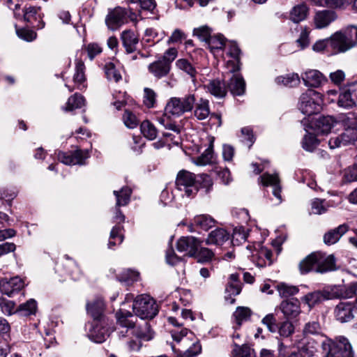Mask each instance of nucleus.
<instances>
[{"label":"nucleus","mask_w":357,"mask_h":357,"mask_svg":"<svg viewBox=\"0 0 357 357\" xmlns=\"http://www.w3.org/2000/svg\"><path fill=\"white\" fill-rule=\"evenodd\" d=\"M201 351V344L199 342H197L193 343L192 345L181 356V357H195L198 355Z\"/></svg>","instance_id":"64"},{"label":"nucleus","mask_w":357,"mask_h":357,"mask_svg":"<svg viewBox=\"0 0 357 357\" xmlns=\"http://www.w3.org/2000/svg\"><path fill=\"white\" fill-rule=\"evenodd\" d=\"M125 125L129 128H134L137 126L139 121L136 116L128 110H126L123 116Z\"/></svg>","instance_id":"58"},{"label":"nucleus","mask_w":357,"mask_h":357,"mask_svg":"<svg viewBox=\"0 0 357 357\" xmlns=\"http://www.w3.org/2000/svg\"><path fill=\"white\" fill-rule=\"evenodd\" d=\"M85 66L82 61H77L75 65V73L73 76V82L76 88L82 89L85 86L83 84L86 80L84 75Z\"/></svg>","instance_id":"33"},{"label":"nucleus","mask_w":357,"mask_h":357,"mask_svg":"<svg viewBox=\"0 0 357 357\" xmlns=\"http://www.w3.org/2000/svg\"><path fill=\"white\" fill-rule=\"evenodd\" d=\"M353 296V284L349 287L335 286L329 290L316 291L309 293L304 297L305 302L311 308L316 304L325 300L334 298H347Z\"/></svg>","instance_id":"2"},{"label":"nucleus","mask_w":357,"mask_h":357,"mask_svg":"<svg viewBox=\"0 0 357 357\" xmlns=\"http://www.w3.org/2000/svg\"><path fill=\"white\" fill-rule=\"evenodd\" d=\"M294 331V327L293 324L288 321H284L282 322L280 326H278V333L281 336L287 337L290 336Z\"/></svg>","instance_id":"61"},{"label":"nucleus","mask_w":357,"mask_h":357,"mask_svg":"<svg viewBox=\"0 0 357 357\" xmlns=\"http://www.w3.org/2000/svg\"><path fill=\"white\" fill-rule=\"evenodd\" d=\"M117 323L120 328V338L128 337L126 342L127 349L130 352L139 351L142 347L143 341H150L153 337V332L148 322L136 324L130 318L132 314L130 312L119 311L116 313Z\"/></svg>","instance_id":"1"},{"label":"nucleus","mask_w":357,"mask_h":357,"mask_svg":"<svg viewBox=\"0 0 357 357\" xmlns=\"http://www.w3.org/2000/svg\"><path fill=\"white\" fill-rule=\"evenodd\" d=\"M206 90L217 98H223L227 94L225 84L220 80L213 79L205 85Z\"/></svg>","instance_id":"29"},{"label":"nucleus","mask_w":357,"mask_h":357,"mask_svg":"<svg viewBox=\"0 0 357 357\" xmlns=\"http://www.w3.org/2000/svg\"><path fill=\"white\" fill-rule=\"evenodd\" d=\"M305 86L318 88L327 82L326 77L317 70H308L302 75Z\"/></svg>","instance_id":"18"},{"label":"nucleus","mask_w":357,"mask_h":357,"mask_svg":"<svg viewBox=\"0 0 357 357\" xmlns=\"http://www.w3.org/2000/svg\"><path fill=\"white\" fill-rule=\"evenodd\" d=\"M127 8L117 6L113 9H109L105 17V24L107 28L112 31L119 29L123 24L126 23Z\"/></svg>","instance_id":"9"},{"label":"nucleus","mask_w":357,"mask_h":357,"mask_svg":"<svg viewBox=\"0 0 357 357\" xmlns=\"http://www.w3.org/2000/svg\"><path fill=\"white\" fill-rule=\"evenodd\" d=\"M335 120L331 116H320L315 121V128L318 132L324 134L328 133L334 126Z\"/></svg>","instance_id":"31"},{"label":"nucleus","mask_w":357,"mask_h":357,"mask_svg":"<svg viewBox=\"0 0 357 357\" xmlns=\"http://www.w3.org/2000/svg\"><path fill=\"white\" fill-rule=\"evenodd\" d=\"M329 47L335 52H344L353 47L349 41L345 38L343 33L336 32L328 40Z\"/></svg>","instance_id":"19"},{"label":"nucleus","mask_w":357,"mask_h":357,"mask_svg":"<svg viewBox=\"0 0 357 357\" xmlns=\"http://www.w3.org/2000/svg\"><path fill=\"white\" fill-rule=\"evenodd\" d=\"M41 8L36 6H25L23 8L24 20L27 23H32L33 21L38 20L36 26L37 29H42L45 27V23L43 20L44 14L40 13Z\"/></svg>","instance_id":"16"},{"label":"nucleus","mask_w":357,"mask_h":357,"mask_svg":"<svg viewBox=\"0 0 357 357\" xmlns=\"http://www.w3.org/2000/svg\"><path fill=\"white\" fill-rule=\"evenodd\" d=\"M321 347L326 357H354L351 345L344 337H338L336 341L325 340Z\"/></svg>","instance_id":"3"},{"label":"nucleus","mask_w":357,"mask_h":357,"mask_svg":"<svg viewBox=\"0 0 357 357\" xmlns=\"http://www.w3.org/2000/svg\"><path fill=\"white\" fill-rule=\"evenodd\" d=\"M206 43L211 52L215 53L216 50H221L225 47V38L221 34L211 35Z\"/></svg>","instance_id":"36"},{"label":"nucleus","mask_w":357,"mask_h":357,"mask_svg":"<svg viewBox=\"0 0 357 357\" xmlns=\"http://www.w3.org/2000/svg\"><path fill=\"white\" fill-rule=\"evenodd\" d=\"M225 291L228 294V296H225L226 301L229 303L233 304L235 302V299L232 298L231 296H236L240 294L241 291V283L229 282L226 287Z\"/></svg>","instance_id":"45"},{"label":"nucleus","mask_w":357,"mask_h":357,"mask_svg":"<svg viewBox=\"0 0 357 357\" xmlns=\"http://www.w3.org/2000/svg\"><path fill=\"white\" fill-rule=\"evenodd\" d=\"M347 128L340 135L331 137L328 141V145L331 149L354 144L357 142V127L352 126L350 121L344 119Z\"/></svg>","instance_id":"7"},{"label":"nucleus","mask_w":357,"mask_h":357,"mask_svg":"<svg viewBox=\"0 0 357 357\" xmlns=\"http://www.w3.org/2000/svg\"><path fill=\"white\" fill-rule=\"evenodd\" d=\"M318 144V141L316 137L311 133L306 134L302 142V146L307 151H313Z\"/></svg>","instance_id":"49"},{"label":"nucleus","mask_w":357,"mask_h":357,"mask_svg":"<svg viewBox=\"0 0 357 357\" xmlns=\"http://www.w3.org/2000/svg\"><path fill=\"white\" fill-rule=\"evenodd\" d=\"M337 104L340 107L349 108L354 105L355 102L350 91H344L340 94Z\"/></svg>","instance_id":"51"},{"label":"nucleus","mask_w":357,"mask_h":357,"mask_svg":"<svg viewBox=\"0 0 357 357\" xmlns=\"http://www.w3.org/2000/svg\"><path fill=\"white\" fill-rule=\"evenodd\" d=\"M319 253V257H317V264L315 268V272L324 273L328 271H335V259L333 255L326 256V255L321 252Z\"/></svg>","instance_id":"20"},{"label":"nucleus","mask_w":357,"mask_h":357,"mask_svg":"<svg viewBox=\"0 0 357 357\" xmlns=\"http://www.w3.org/2000/svg\"><path fill=\"white\" fill-rule=\"evenodd\" d=\"M276 289L281 297L287 298L296 295L298 292L296 286L280 282L276 285Z\"/></svg>","instance_id":"40"},{"label":"nucleus","mask_w":357,"mask_h":357,"mask_svg":"<svg viewBox=\"0 0 357 357\" xmlns=\"http://www.w3.org/2000/svg\"><path fill=\"white\" fill-rule=\"evenodd\" d=\"M348 225H341L337 228L326 232L324 236V242L327 245H332L337 243L341 236L348 231Z\"/></svg>","instance_id":"25"},{"label":"nucleus","mask_w":357,"mask_h":357,"mask_svg":"<svg viewBox=\"0 0 357 357\" xmlns=\"http://www.w3.org/2000/svg\"><path fill=\"white\" fill-rule=\"evenodd\" d=\"M156 93L150 88L144 89V104L148 107H153L156 101Z\"/></svg>","instance_id":"50"},{"label":"nucleus","mask_w":357,"mask_h":357,"mask_svg":"<svg viewBox=\"0 0 357 357\" xmlns=\"http://www.w3.org/2000/svg\"><path fill=\"white\" fill-rule=\"evenodd\" d=\"M123 227L116 225L114 226L110 232V240L108 243L109 248H112L117 243L121 244L123 241V235L121 234Z\"/></svg>","instance_id":"42"},{"label":"nucleus","mask_w":357,"mask_h":357,"mask_svg":"<svg viewBox=\"0 0 357 357\" xmlns=\"http://www.w3.org/2000/svg\"><path fill=\"white\" fill-rule=\"evenodd\" d=\"M280 309L287 318H295L301 312L300 302L298 299L284 300L280 305Z\"/></svg>","instance_id":"22"},{"label":"nucleus","mask_w":357,"mask_h":357,"mask_svg":"<svg viewBox=\"0 0 357 357\" xmlns=\"http://www.w3.org/2000/svg\"><path fill=\"white\" fill-rule=\"evenodd\" d=\"M251 310L247 307H238L234 312L235 323L240 327L243 321H248L251 316Z\"/></svg>","instance_id":"38"},{"label":"nucleus","mask_w":357,"mask_h":357,"mask_svg":"<svg viewBox=\"0 0 357 357\" xmlns=\"http://www.w3.org/2000/svg\"><path fill=\"white\" fill-rule=\"evenodd\" d=\"M195 102V98L193 94H188L182 98H172L166 105L165 112L167 114L178 116L185 112L191 111Z\"/></svg>","instance_id":"6"},{"label":"nucleus","mask_w":357,"mask_h":357,"mask_svg":"<svg viewBox=\"0 0 357 357\" xmlns=\"http://www.w3.org/2000/svg\"><path fill=\"white\" fill-rule=\"evenodd\" d=\"M321 102L320 93L314 90L310 89L301 94L298 102V109L303 114L310 116L319 112L321 109Z\"/></svg>","instance_id":"5"},{"label":"nucleus","mask_w":357,"mask_h":357,"mask_svg":"<svg viewBox=\"0 0 357 357\" xmlns=\"http://www.w3.org/2000/svg\"><path fill=\"white\" fill-rule=\"evenodd\" d=\"M109 335L106 319L93 321L88 332L89 337L96 343L105 342Z\"/></svg>","instance_id":"10"},{"label":"nucleus","mask_w":357,"mask_h":357,"mask_svg":"<svg viewBox=\"0 0 357 357\" xmlns=\"http://www.w3.org/2000/svg\"><path fill=\"white\" fill-rule=\"evenodd\" d=\"M354 306L348 302L339 303L335 309V314L337 320L342 323L351 321L354 318Z\"/></svg>","instance_id":"21"},{"label":"nucleus","mask_w":357,"mask_h":357,"mask_svg":"<svg viewBox=\"0 0 357 357\" xmlns=\"http://www.w3.org/2000/svg\"><path fill=\"white\" fill-rule=\"evenodd\" d=\"M16 33L19 38L27 41L31 42L34 40L37 37V33L29 29H17Z\"/></svg>","instance_id":"56"},{"label":"nucleus","mask_w":357,"mask_h":357,"mask_svg":"<svg viewBox=\"0 0 357 357\" xmlns=\"http://www.w3.org/2000/svg\"><path fill=\"white\" fill-rule=\"evenodd\" d=\"M227 87L234 96H241L245 90V84L242 77L238 75H233L229 79Z\"/></svg>","instance_id":"26"},{"label":"nucleus","mask_w":357,"mask_h":357,"mask_svg":"<svg viewBox=\"0 0 357 357\" xmlns=\"http://www.w3.org/2000/svg\"><path fill=\"white\" fill-rule=\"evenodd\" d=\"M84 105V97L80 94L75 93L68 98L63 109L66 112H70L75 109L81 108Z\"/></svg>","instance_id":"39"},{"label":"nucleus","mask_w":357,"mask_h":357,"mask_svg":"<svg viewBox=\"0 0 357 357\" xmlns=\"http://www.w3.org/2000/svg\"><path fill=\"white\" fill-rule=\"evenodd\" d=\"M194 114L198 120L206 119L210 114L208 100L200 99L196 105Z\"/></svg>","instance_id":"35"},{"label":"nucleus","mask_w":357,"mask_h":357,"mask_svg":"<svg viewBox=\"0 0 357 357\" xmlns=\"http://www.w3.org/2000/svg\"><path fill=\"white\" fill-rule=\"evenodd\" d=\"M24 287V281L19 277L10 279L3 278L0 280V290L3 294L8 296H13Z\"/></svg>","instance_id":"14"},{"label":"nucleus","mask_w":357,"mask_h":357,"mask_svg":"<svg viewBox=\"0 0 357 357\" xmlns=\"http://www.w3.org/2000/svg\"><path fill=\"white\" fill-rule=\"evenodd\" d=\"M232 354L236 357H253L251 349L248 345L238 346L236 342L234 344Z\"/></svg>","instance_id":"52"},{"label":"nucleus","mask_w":357,"mask_h":357,"mask_svg":"<svg viewBox=\"0 0 357 357\" xmlns=\"http://www.w3.org/2000/svg\"><path fill=\"white\" fill-rule=\"evenodd\" d=\"M337 17L336 13L332 10H317L312 18L314 28L321 29L326 28Z\"/></svg>","instance_id":"13"},{"label":"nucleus","mask_w":357,"mask_h":357,"mask_svg":"<svg viewBox=\"0 0 357 357\" xmlns=\"http://www.w3.org/2000/svg\"><path fill=\"white\" fill-rule=\"evenodd\" d=\"M105 72L107 78L109 80H113L116 82L121 79V75L120 73L116 70L113 63H107L105 66Z\"/></svg>","instance_id":"47"},{"label":"nucleus","mask_w":357,"mask_h":357,"mask_svg":"<svg viewBox=\"0 0 357 357\" xmlns=\"http://www.w3.org/2000/svg\"><path fill=\"white\" fill-rule=\"evenodd\" d=\"M278 84H282L286 86L293 87L300 82L299 77L297 74H291L287 76H280L275 79Z\"/></svg>","instance_id":"43"},{"label":"nucleus","mask_w":357,"mask_h":357,"mask_svg":"<svg viewBox=\"0 0 357 357\" xmlns=\"http://www.w3.org/2000/svg\"><path fill=\"white\" fill-rule=\"evenodd\" d=\"M212 34V29L207 25L201 26L193 30V35L196 36L200 40L206 41Z\"/></svg>","instance_id":"46"},{"label":"nucleus","mask_w":357,"mask_h":357,"mask_svg":"<svg viewBox=\"0 0 357 357\" xmlns=\"http://www.w3.org/2000/svg\"><path fill=\"white\" fill-rule=\"evenodd\" d=\"M194 224L204 230H208L215 225V220L208 215H196L193 219Z\"/></svg>","instance_id":"37"},{"label":"nucleus","mask_w":357,"mask_h":357,"mask_svg":"<svg viewBox=\"0 0 357 357\" xmlns=\"http://www.w3.org/2000/svg\"><path fill=\"white\" fill-rule=\"evenodd\" d=\"M317 257L319 253L314 252L307 255L299 263V270L302 274H305L310 271H314L317 264Z\"/></svg>","instance_id":"28"},{"label":"nucleus","mask_w":357,"mask_h":357,"mask_svg":"<svg viewBox=\"0 0 357 357\" xmlns=\"http://www.w3.org/2000/svg\"><path fill=\"white\" fill-rule=\"evenodd\" d=\"M176 185L178 190L185 192L187 197L194 196L198 191L196 176L186 170L180 171L176 176Z\"/></svg>","instance_id":"8"},{"label":"nucleus","mask_w":357,"mask_h":357,"mask_svg":"<svg viewBox=\"0 0 357 357\" xmlns=\"http://www.w3.org/2000/svg\"><path fill=\"white\" fill-rule=\"evenodd\" d=\"M37 305L33 299H30L24 303L20 305L16 309V314L21 317H27L34 314L36 312Z\"/></svg>","instance_id":"34"},{"label":"nucleus","mask_w":357,"mask_h":357,"mask_svg":"<svg viewBox=\"0 0 357 357\" xmlns=\"http://www.w3.org/2000/svg\"><path fill=\"white\" fill-rule=\"evenodd\" d=\"M200 247V241L194 236H183L176 243L178 252H184L189 257H195L197 249Z\"/></svg>","instance_id":"12"},{"label":"nucleus","mask_w":357,"mask_h":357,"mask_svg":"<svg viewBox=\"0 0 357 357\" xmlns=\"http://www.w3.org/2000/svg\"><path fill=\"white\" fill-rule=\"evenodd\" d=\"M262 323L266 325L272 333H275L278 331L277 320L273 314H267L263 319Z\"/></svg>","instance_id":"63"},{"label":"nucleus","mask_w":357,"mask_h":357,"mask_svg":"<svg viewBox=\"0 0 357 357\" xmlns=\"http://www.w3.org/2000/svg\"><path fill=\"white\" fill-rule=\"evenodd\" d=\"M259 178L264 185H271L273 188V194L278 199L277 204H280L282 202L281 195L282 188L280 184V181L278 175L277 174H270L268 173H265L261 175Z\"/></svg>","instance_id":"15"},{"label":"nucleus","mask_w":357,"mask_h":357,"mask_svg":"<svg viewBox=\"0 0 357 357\" xmlns=\"http://www.w3.org/2000/svg\"><path fill=\"white\" fill-rule=\"evenodd\" d=\"M204 189L205 193H208L213 186V181L210 176L202 174L196 176V185Z\"/></svg>","instance_id":"44"},{"label":"nucleus","mask_w":357,"mask_h":357,"mask_svg":"<svg viewBox=\"0 0 357 357\" xmlns=\"http://www.w3.org/2000/svg\"><path fill=\"white\" fill-rule=\"evenodd\" d=\"M229 233L222 228L216 229L212 231L208 236L206 243L208 245H222L225 241L229 239Z\"/></svg>","instance_id":"27"},{"label":"nucleus","mask_w":357,"mask_h":357,"mask_svg":"<svg viewBox=\"0 0 357 357\" xmlns=\"http://www.w3.org/2000/svg\"><path fill=\"white\" fill-rule=\"evenodd\" d=\"M121 39L128 53H132L137 50L139 38L133 31L130 29L123 31L121 34Z\"/></svg>","instance_id":"23"},{"label":"nucleus","mask_w":357,"mask_h":357,"mask_svg":"<svg viewBox=\"0 0 357 357\" xmlns=\"http://www.w3.org/2000/svg\"><path fill=\"white\" fill-rule=\"evenodd\" d=\"M89 157V154L87 150L79 149L70 153L59 151L57 153L58 160L68 165H83L84 160Z\"/></svg>","instance_id":"11"},{"label":"nucleus","mask_w":357,"mask_h":357,"mask_svg":"<svg viewBox=\"0 0 357 357\" xmlns=\"http://www.w3.org/2000/svg\"><path fill=\"white\" fill-rule=\"evenodd\" d=\"M0 307L1 312L6 315H11L16 314V309L15 303L5 298L0 299Z\"/></svg>","instance_id":"53"},{"label":"nucleus","mask_w":357,"mask_h":357,"mask_svg":"<svg viewBox=\"0 0 357 357\" xmlns=\"http://www.w3.org/2000/svg\"><path fill=\"white\" fill-rule=\"evenodd\" d=\"M317 351V342L314 340L307 342L300 350L301 356L312 357Z\"/></svg>","instance_id":"57"},{"label":"nucleus","mask_w":357,"mask_h":357,"mask_svg":"<svg viewBox=\"0 0 357 357\" xmlns=\"http://www.w3.org/2000/svg\"><path fill=\"white\" fill-rule=\"evenodd\" d=\"M345 38L354 47L357 45V26H351L343 33Z\"/></svg>","instance_id":"62"},{"label":"nucleus","mask_w":357,"mask_h":357,"mask_svg":"<svg viewBox=\"0 0 357 357\" xmlns=\"http://www.w3.org/2000/svg\"><path fill=\"white\" fill-rule=\"evenodd\" d=\"M309 13V8L305 4L295 6L290 11V20L294 23H299L306 19Z\"/></svg>","instance_id":"30"},{"label":"nucleus","mask_w":357,"mask_h":357,"mask_svg":"<svg viewBox=\"0 0 357 357\" xmlns=\"http://www.w3.org/2000/svg\"><path fill=\"white\" fill-rule=\"evenodd\" d=\"M86 308L87 313L93 319V321L106 319L103 314L105 305L102 298H96L88 301Z\"/></svg>","instance_id":"17"},{"label":"nucleus","mask_w":357,"mask_h":357,"mask_svg":"<svg viewBox=\"0 0 357 357\" xmlns=\"http://www.w3.org/2000/svg\"><path fill=\"white\" fill-rule=\"evenodd\" d=\"M130 3H138L143 10L153 13L156 8V2L155 0H129Z\"/></svg>","instance_id":"55"},{"label":"nucleus","mask_w":357,"mask_h":357,"mask_svg":"<svg viewBox=\"0 0 357 357\" xmlns=\"http://www.w3.org/2000/svg\"><path fill=\"white\" fill-rule=\"evenodd\" d=\"M176 66L179 69L185 71L186 73L190 75L192 77H195V75L197 74V71H196L195 68L186 59H178L176 61Z\"/></svg>","instance_id":"54"},{"label":"nucleus","mask_w":357,"mask_h":357,"mask_svg":"<svg viewBox=\"0 0 357 357\" xmlns=\"http://www.w3.org/2000/svg\"><path fill=\"white\" fill-rule=\"evenodd\" d=\"M214 257V253L212 250L206 248H199L195 258L197 259L199 262L204 263L211 261Z\"/></svg>","instance_id":"48"},{"label":"nucleus","mask_w":357,"mask_h":357,"mask_svg":"<svg viewBox=\"0 0 357 357\" xmlns=\"http://www.w3.org/2000/svg\"><path fill=\"white\" fill-rule=\"evenodd\" d=\"M343 178L348 183L357 181V163L345 169Z\"/></svg>","instance_id":"60"},{"label":"nucleus","mask_w":357,"mask_h":357,"mask_svg":"<svg viewBox=\"0 0 357 357\" xmlns=\"http://www.w3.org/2000/svg\"><path fill=\"white\" fill-rule=\"evenodd\" d=\"M171 69V66L168 62L162 61V59L155 61L150 63L148 66V70L154 77L158 79L166 77Z\"/></svg>","instance_id":"24"},{"label":"nucleus","mask_w":357,"mask_h":357,"mask_svg":"<svg viewBox=\"0 0 357 357\" xmlns=\"http://www.w3.org/2000/svg\"><path fill=\"white\" fill-rule=\"evenodd\" d=\"M140 130L142 135L149 140H153L157 137L158 130L149 121H144L141 123Z\"/></svg>","instance_id":"41"},{"label":"nucleus","mask_w":357,"mask_h":357,"mask_svg":"<svg viewBox=\"0 0 357 357\" xmlns=\"http://www.w3.org/2000/svg\"><path fill=\"white\" fill-rule=\"evenodd\" d=\"M213 152L212 147H208L204 152L197 159V164L199 165H206L212 162Z\"/></svg>","instance_id":"59"},{"label":"nucleus","mask_w":357,"mask_h":357,"mask_svg":"<svg viewBox=\"0 0 357 357\" xmlns=\"http://www.w3.org/2000/svg\"><path fill=\"white\" fill-rule=\"evenodd\" d=\"M132 310L133 312L142 319H153L158 312L155 300L146 294L136 297L133 302Z\"/></svg>","instance_id":"4"},{"label":"nucleus","mask_w":357,"mask_h":357,"mask_svg":"<svg viewBox=\"0 0 357 357\" xmlns=\"http://www.w3.org/2000/svg\"><path fill=\"white\" fill-rule=\"evenodd\" d=\"M113 194L116 197V207L126 206L130 199L132 190L128 187H123L120 190H114Z\"/></svg>","instance_id":"32"}]
</instances>
